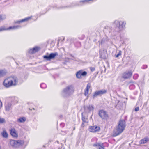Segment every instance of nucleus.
I'll return each mask as SVG.
<instances>
[{
  "mask_svg": "<svg viewBox=\"0 0 149 149\" xmlns=\"http://www.w3.org/2000/svg\"><path fill=\"white\" fill-rule=\"evenodd\" d=\"M126 126L125 120L124 119H120L117 126L113 131V136L116 137L120 134L124 130Z\"/></svg>",
  "mask_w": 149,
  "mask_h": 149,
  "instance_id": "1",
  "label": "nucleus"
},
{
  "mask_svg": "<svg viewBox=\"0 0 149 149\" xmlns=\"http://www.w3.org/2000/svg\"><path fill=\"white\" fill-rule=\"evenodd\" d=\"M18 79L15 77L10 76L6 78L4 80L3 84L6 88H9L16 85L18 83Z\"/></svg>",
  "mask_w": 149,
  "mask_h": 149,
  "instance_id": "2",
  "label": "nucleus"
},
{
  "mask_svg": "<svg viewBox=\"0 0 149 149\" xmlns=\"http://www.w3.org/2000/svg\"><path fill=\"white\" fill-rule=\"evenodd\" d=\"M116 28H118L117 31H120L125 27L126 22L124 21L116 20L114 22Z\"/></svg>",
  "mask_w": 149,
  "mask_h": 149,
  "instance_id": "3",
  "label": "nucleus"
},
{
  "mask_svg": "<svg viewBox=\"0 0 149 149\" xmlns=\"http://www.w3.org/2000/svg\"><path fill=\"white\" fill-rule=\"evenodd\" d=\"M98 115L102 120H107L109 117V114L107 111L103 109L99 111Z\"/></svg>",
  "mask_w": 149,
  "mask_h": 149,
  "instance_id": "4",
  "label": "nucleus"
},
{
  "mask_svg": "<svg viewBox=\"0 0 149 149\" xmlns=\"http://www.w3.org/2000/svg\"><path fill=\"white\" fill-rule=\"evenodd\" d=\"M74 91V88L72 85L68 86L64 88L63 92L64 94H68L69 95L72 94Z\"/></svg>",
  "mask_w": 149,
  "mask_h": 149,
  "instance_id": "5",
  "label": "nucleus"
},
{
  "mask_svg": "<svg viewBox=\"0 0 149 149\" xmlns=\"http://www.w3.org/2000/svg\"><path fill=\"white\" fill-rule=\"evenodd\" d=\"M47 55H44L43 56L44 59L47 61H51L52 59H54L56 56H58L57 52L51 53L49 55L48 53L46 54Z\"/></svg>",
  "mask_w": 149,
  "mask_h": 149,
  "instance_id": "6",
  "label": "nucleus"
},
{
  "mask_svg": "<svg viewBox=\"0 0 149 149\" xmlns=\"http://www.w3.org/2000/svg\"><path fill=\"white\" fill-rule=\"evenodd\" d=\"M87 74V72L83 70H81L77 71L76 73V77L79 79H81L82 77L86 76Z\"/></svg>",
  "mask_w": 149,
  "mask_h": 149,
  "instance_id": "7",
  "label": "nucleus"
},
{
  "mask_svg": "<svg viewBox=\"0 0 149 149\" xmlns=\"http://www.w3.org/2000/svg\"><path fill=\"white\" fill-rule=\"evenodd\" d=\"M24 141L23 140H11L10 141V144L13 146H15L17 145H20L24 143Z\"/></svg>",
  "mask_w": 149,
  "mask_h": 149,
  "instance_id": "8",
  "label": "nucleus"
},
{
  "mask_svg": "<svg viewBox=\"0 0 149 149\" xmlns=\"http://www.w3.org/2000/svg\"><path fill=\"white\" fill-rule=\"evenodd\" d=\"M132 74L133 72L132 71H127L123 74L122 77L125 79H128L132 77Z\"/></svg>",
  "mask_w": 149,
  "mask_h": 149,
  "instance_id": "9",
  "label": "nucleus"
},
{
  "mask_svg": "<svg viewBox=\"0 0 149 149\" xmlns=\"http://www.w3.org/2000/svg\"><path fill=\"white\" fill-rule=\"evenodd\" d=\"M100 129V127L97 126H90L89 128V130L90 132H99Z\"/></svg>",
  "mask_w": 149,
  "mask_h": 149,
  "instance_id": "10",
  "label": "nucleus"
},
{
  "mask_svg": "<svg viewBox=\"0 0 149 149\" xmlns=\"http://www.w3.org/2000/svg\"><path fill=\"white\" fill-rule=\"evenodd\" d=\"M107 92V90H102L96 91L94 93L93 96L94 97H95L98 95H101L106 93Z\"/></svg>",
  "mask_w": 149,
  "mask_h": 149,
  "instance_id": "11",
  "label": "nucleus"
},
{
  "mask_svg": "<svg viewBox=\"0 0 149 149\" xmlns=\"http://www.w3.org/2000/svg\"><path fill=\"white\" fill-rule=\"evenodd\" d=\"M10 134L12 136L15 138L18 137V133L15 129L11 128L10 130Z\"/></svg>",
  "mask_w": 149,
  "mask_h": 149,
  "instance_id": "12",
  "label": "nucleus"
},
{
  "mask_svg": "<svg viewBox=\"0 0 149 149\" xmlns=\"http://www.w3.org/2000/svg\"><path fill=\"white\" fill-rule=\"evenodd\" d=\"M91 84L90 83L88 84L86 86V88L84 90V95L87 96V98L88 97L89 91L91 88Z\"/></svg>",
  "mask_w": 149,
  "mask_h": 149,
  "instance_id": "13",
  "label": "nucleus"
},
{
  "mask_svg": "<svg viewBox=\"0 0 149 149\" xmlns=\"http://www.w3.org/2000/svg\"><path fill=\"white\" fill-rule=\"evenodd\" d=\"M39 48L38 47H35L30 49L29 51V53L31 54H33L35 53L38 51Z\"/></svg>",
  "mask_w": 149,
  "mask_h": 149,
  "instance_id": "14",
  "label": "nucleus"
},
{
  "mask_svg": "<svg viewBox=\"0 0 149 149\" xmlns=\"http://www.w3.org/2000/svg\"><path fill=\"white\" fill-rule=\"evenodd\" d=\"M31 19V17H29L26 18H25L24 19H22L20 20L17 21V22H16V23L19 24L23 22H27L30 19Z\"/></svg>",
  "mask_w": 149,
  "mask_h": 149,
  "instance_id": "15",
  "label": "nucleus"
},
{
  "mask_svg": "<svg viewBox=\"0 0 149 149\" xmlns=\"http://www.w3.org/2000/svg\"><path fill=\"white\" fill-rule=\"evenodd\" d=\"M7 73V71L5 69H0V77L5 75Z\"/></svg>",
  "mask_w": 149,
  "mask_h": 149,
  "instance_id": "16",
  "label": "nucleus"
},
{
  "mask_svg": "<svg viewBox=\"0 0 149 149\" xmlns=\"http://www.w3.org/2000/svg\"><path fill=\"white\" fill-rule=\"evenodd\" d=\"M149 140V139L148 137H146L141 139L139 143L140 144H144L146 143Z\"/></svg>",
  "mask_w": 149,
  "mask_h": 149,
  "instance_id": "17",
  "label": "nucleus"
},
{
  "mask_svg": "<svg viewBox=\"0 0 149 149\" xmlns=\"http://www.w3.org/2000/svg\"><path fill=\"white\" fill-rule=\"evenodd\" d=\"M87 110L89 112L93 111L94 109V106L92 104L89 105L86 107Z\"/></svg>",
  "mask_w": 149,
  "mask_h": 149,
  "instance_id": "18",
  "label": "nucleus"
},
{
  "mask_svg": "<svg viewBox=\"0 0 149 149\" xmlns=\"http://www.w3.org/2000/svg\"><path fill=\"white\" fill-rule=\"evenodd\" d=\"M20 26H10L8 28H5V30H15L18 29Z\"/></svg>",
  "mask_w": 149,
  "mask_h": 149,
  "instance_id": "19",
  "label": "nucleus"
},
{
  "mask_svg": "<svg viewBox=\"0 0 149 149\" xmlns=\"http://www.w3.org/2000/svg\"><path fill=\"white\" fill-rule=\"evenodd\" d=\"M26 120V118L24 117H20L17 120V121L20 123H23Z\"/></svg>",
  "mask_w": 149,
  "mask_h": 149,
  "instance_id": "20",
  "label": "nucleus"
},
{
  "mask_svg": "<svg viewBox=\"0 0 149 149\" xmlns=\"http://www.w3.org/2000/svg\"><path fill=\"white\" fill-rule=\"evenodd\" d=\"M6 123V120L5 118L0 117V124H3Z\"/></svg>",
  "mask_w": 149,
  "mask_h": 149,
  "instance_id": "21",
  "label": "nucleus"
},
{
  "mask_svg": "<svg viewBox=\"0 0 149 149\" xmlns=\"http://www.w3.org/2000/svg\"><path fill=\"white\" fill-rule=\"evenodd\" d=\"M3 136L5 138H7L8 137V134L6 131H3L2 133Z\"/></svg>",
  "mask_w": 149,
  "mask_h": 149,
  "instance_id": "22",
  "label": "nucleus"
},
{
  "mask_svg": "<svg viewBox=\"0 0 149 149\" xmlns=\"http://www.w3.org/2000/svg\"><path fill=\"white\" fill-rule=\"evenodd\" d=\"M105 143H103L102 144H100V145H98L99 149H104V144Z\"/></svg>",
  "mask_w": 149,
  "mask_h": 149,
  "instance_id": "23",
  "label": "nucleus"
},
{
  "mask_svg": "<svg viewBox=\"0 0 149 149\" xmlns=\"http://www.w3.org/2000/svg\"><path fill=\"white\" fill-rule=\"evenodd\" d=\"M82 125H84V124L86 123V118L83 115V113H82Z\"/></svg>",
  "mask_w": 149,
  "mask_h": 149,
  "instance_id": "24",
  "label": "nucleus"
},
{
  "mask_svg": "<svg viewBox=\"0 0 149 149\" xmlns=\"http://www.w3.org/2000/svg\"><path fill=\"white\" fill-rule=\"evenodd\" d=\"M121 53H122V52H121V51L120 50L119 52L117 54L115 55V56L116 57L118 58L119 56H121Z\"/></svg>",
  "mask_w": 149,
  "mask_h": 149,
  "instance_id": "25",
  "label": "nucleus"
},
{
  "mask_svg": "<svg viewBox=\"0 0 149 149\" xmlns=\"http://www.w3.org/2000/svg\"><path fill=\"white\" fill-rule=\"evenodd\" d=\"M10 105L8 104L7 105H6L5 107L6 110V111H8L10 109Z\"/></svg>",
  "mask_w": 149,
  "mask_h": 149,
  "instance_id": "26",
  "label": "nucleus"
},
{
  "mask_svg": "<svg viewBox=\"0 0 149 149\" xmlns=\"http://www.w3.org/2000/svg\"><path fill=\"white\" fill-rule=\"evenodd\" d=\"M138 77V74H134V78L135 79H136Z\"/></svg>",
  "mask_w": 149,
  "mask_h": 149,
  "instance_id": "27",
  "label": "nucleus"
},
{
  "mask_svg": "<svg viewBox=\"0 0 149 149\" xmlns=\"http://www.w3.org/2000/svg\"><path fill=\"white\" fill-rule=\"evenodd\" d=\"M90 69L91 71L93 72L95 70V68L94 67H90Z\"/></svg>",
  "mask_w": 149,
  "mask_h": 149,
  "instance_id": "28",
  "label": "nucleus"
},
{
  "mask_svg": "<svg viewBox=\"0 0 149 149\" xmlns=\"http://www.w3.org/2000/svg\"><path fill=\"white\" fill-rule=\"evenodd\" d=\"M6 30L5 28L4 27H2L1 28H0V32L3 31H5Z\"/></svg>",
  "mask_w": 149,
  "mask_h": 149,
  "instance_id": "29",
  "label": "nucleus"
},
{
  "mask_svg": "<svg viewBox=\"0 0 149 149\" xmlns=\"http://www.w3.org/2000/svg\"><path fill=\"white\" fill-rule=\"evenodd\" d=\"M3 105V104L2 102L0 100V109L2 108Z\"/></svg>",
  "mask_w": 149,
  "mask_h": 149,
  "instance_id": "30",
  "label": "nucleus"
},
{
  "mask_svg": "<svg viewBox=\"0 0 149 149\" xmlns=\"http://www.w3.org/2000/svg\"><path fill=\"white\" fill-rule=\"evenodd\" d=\"M139 110V107H137L135 108V111H137Z\"/></svg>",
  "mask_w": 149,
  "mask_h": 149,
  "instance_id": "31",
  "label": "nucleus"
},
{
  "mask_svg": "<svg viewBox=\"0 0 149 149\" xmlns=\"http://www.w3.org/2000/svg\"><path fill=\"white\" fill-rule=\"evenodd\" d=\"M100 143L95 144L93 145V146L94 147H98V145H100Z\"/></svg>",
  "mask_w": 149,
  "mask_h": 149,
  "instance_id": "32",
  "label": "nucleus"
},
{
  "mask_svg": "<svg viewBox=\"0 0 149 149\" xmlns=\"http://www.w3.org/2000/svg\"><path fill=\"white\" fill-rule=\"evenodd\" d=\"M80 3H84L85 2L84 1V0H81L80 1Z\"/></svg>",
  "mask_w": 149,
  "mask_h": 149,
  "instance_id": "33",
  "label": "nucleus"
},
{
  "mask_svg": "<svg viewBox=\"0 0 149 149\" xmlns=\"http://www.w3.org/2000/svg\"><path fill=\"white\" fill-rule=\"evenodd\" d=\"M3 19L2 17V16L1 15H0V20H3Z\"/></svg>",
  "mask_w": 149,
  "mask_h": 149,
  "instance_id": "34",
  "label": "nucleus"
},
{
  "mask_svg": "<svg viewBox=\"0 0 149 149\" xmlns=\"http://www.w3.org/2000/svg\"><path fill=\"white\" fill-rule=\"evenodd\" d=\"M44 85H45V84H42L40 85V87L42 88V86H44Z\"/></svg>",
  "mask_w": 149,
  "mask_h": 149,
  "instance_id": "35",
  "label": "nucleus"
},
{
  "mask_svg": "<svg viewBox=\"0 0 149 149\" xmlns=\"http://www.w3.org/2000/svg\"><path fill=\"white\" fill-rule=\"evenodd\" d=\"M75 129V127H74L73 130H74Z\"/></svg>",
  "mask_w": 149,
  "mask_h": 149,
  "instance_id": "36",
  "label": "nucleus"
},
{
  "mask_svg": "<svg viewBox=\"0 0 149 149\" xmlns=\"http://www.w3.org/2000/svg\"><path fill=\"white\" fill-rule=\"evenodd\" d=\"M1 149V146H0V149Z\"/></svg>",
  "mask_w": 149,
  "mask_h": 149,
  "instance_id": "37",
  "label": "nucleus"
}]
</instances>
